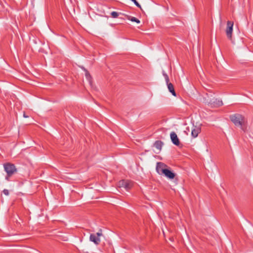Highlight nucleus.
Returning <instances> with one entry per match:
<instances>
[{"mask_svg": "<svg viewBox=\"0 0 253 253\" xmlns=\"http://www.w3.org/2000/svg\"><path fill=\"white\" fill-rule=\"evenodd\" d=\"M232 122L237 126L242 127L244 123V117L242 115L236 114L230 116Z\"/></svg>", "mask_w": 253, "mask_h": 253, "instance_id": "obj_1", "label": "nucleus"}, {"mask_svg": "<svg viewBox=\"0 0 253 253\" xmlns=\"http://www.w3.org/2000/svg\"><path fill=\"white\" fill-rule=\"evenodd\" d=\"M233 22L231 21H228L227 23V28L226 29V34L227 37L230 40L232 38V34L233 32Z\"/></svg>", "mask_w": 253, "mask_h": 253, "instance_id": "obj_3", "label": "nucleus"}, {"mask_svg": "<svg viewBox=\"0 0 253 253\" xmlns=\"http://www.w3.org/2000/svg\"><path fill=\"white\" fill-rule=\"evenodd\" d=\"M171 140L173 144L178 146L180 144L179 139L177 134L174 132L172 131L170 134Z\"/></svg>", "mask_w": 253, "mask_h": 253, "instance_id": "obj_7", "label": "nucleus"}, {"mask_svg": "<svg viewBox=\"0 0 253 253\" xmlns=\"http://www.w3.org/2000/svg\"><path fill=\"white\" fill-rule=\"evenodd\" d=\"M3 193L6 196H8L9 195V191L7 189H4L3 190Z\"/></svg>", "mask_w": 253, "mask_h": 253, "instance_id": "obj_17", "label": "nucleus"}, {"mask_svg": "<svg viewBox=\"0 0 253 253\" xmlns=\"http://www.w3.org/2000/svg\"><path fill=\"white\" fill-rule=\"evenodd\" d=\"M207 103L214 107L220 106L223 105L222 100L214 98L207 100Z\"/></svg>", "mask_w": 253, "mask_h": 253, "instance_id": "obj_5", "label": "nucleus"}, {"mask_svg": "<svg viewBox=\"0 0 253 253\" xmlns=\"http://www.w3.org/2000/svg\"><path fill=\"white\" fill-rule=\"evenodd\" d=\"M4 170L7 173V176L6 179L8 180V177L11 176L16 171V169L13 164L10 163H6L3 165Z\"/></svg>", "mask_w": 253, "mask_h": 253, "instance_id": "obj_2", "label": "nucleus"}, {"mask_svg": "<svg viewBox=\"0 0 253 253\" xmlns=\"http://www.w3.org/2000/svg\"><path fill=\"white\" fill-rule=\"evenodd\" d=\"M96 234H97V237H98V238H99L100 236H102V234L101 230H100L99 232H97Z\"/></svg>", "mask_w": 253, "mask_h": 253, "instance_id": "obj_19", "label": "nucleus"}, {"mask_svg": "<svg viewBox=\"0 0 253 253\" xmlns=\"http://www.w3.org/2000/svg\"><path fill=\"white\" fill-rule=\"evenodd\" d=\"M169 91L174 96H176V93L175 92L173 85L170 83L168 82V83H166Z\"/></svg>", "mask_w": 253, "mask_h": 253, "instance_id": "obj_11", "label": "nucleus"}, {"mask_svg": "<svg viewBox=\"0 0 253 253\" xmlns=\"http://www.w3.org/2000/svg\"><path fill=\"white\" fill-rule=\"evenodd\" d=\"M132 186L131 182L128 180H122L119 182L118 186L119 187H123L126 190H128Z\"/></svg>", "mask_w": 253, "mask_h": 253, "instance_id": "obj_4", "label": "nucleus"}, {"mask_svg": "<svg viewBox=\"0 0 253 253\" xmlns=\"http://www.w3.org/2000/svg\"><path fill=\"white\" fill-rule=\"evenodd\" d=\"M201 125L194 126L193 125V127L191 131V135L193 138H196L198 136L199 133L201 132Z\"/></svg>", "mask_w": 253, "mask_h": 253, "instance_id": "obj_6", "label": "nucleus"}, {"mask_svg": "<svg viewBox=\"0 0 253 253\" xmlns=\"http://www.w3.org/2000/svg\"><path fill=\"white\" fill-rule=\"evenodd\" d=\"M89 240L90 241L93 242L96 245H98L100 242V238L93 234H90Z\"/></svg>", "mask_w": 253, "mask_h": 253, "instance_id": "obj_10", "label": "nucleus"}, {"mask_svg": "<svg viewBox=\"0 0 253 253\" xmlns=\"http://www.w3.org/2000/svg\"><path fill=\"white\" fill-rule=\"evenodd\" d=\"M111 15L113 18H117L119 16V13L116 11H113L111 12Z\"/></svg>", "mask_w": 253, "mask_h": 253, "instance_id": "obj_16", "label": "nucleus"}, {"mask_svg": "<svg viewBox=\"0 0 253 253\" xmlns=\"http://www.w3.org/2000/svg\"><path fill=\"white\" fill-rule=\"evenodd\" d=\"M167 166L163 163L158 162L156 166V170L158 173L161 174L163 173V170L166 169Z\"/></svg>", "mask_w": 253, "mask_h": 253, "instance_id": "obj_8", "label": "nucleus"}, {"mask_svg": "<svg viewBox=\"0 0 253 253\" xmlns=\"http://www.w3.org/2000/svg\"><path fill=\"white\" fill-rule=\"evenodd\" d=\"M23 116H24V117H25V118H28V116H26L25 114H24Z\"/></svg>", "mask_w": 253, "mask_h": 253, "instance_id": "obj_20", "label": "nucleus"}, {"mask_svg": "<svg viewBox=\"0 0 253 253\" xmlns=\"http://www.w3.org/2000/svg\"><path fill=\"white\" fill-rule=\"evenodd\" d=\"M163 75L165 78L166 83H168V82H169V78L164 71H163Z\"/></svg>", "mask_w": 253, "mask_h": 253, "instance_id": "obj_15", "label": "nucleus"}, {"mask_svg": "<svg viewBox=\"0 0 253 253\" xmlns=\"http://www.w3.org/2000/svg\"><path fill=\"white\" fill-rule=\"evenodd\" d=\"M163 145V142L161 141H156L154 144V147H155L158 152H156V153H158L162 149V147Z\"/></svg>", "mask_w": 253, "mask_h": 253, "instance_id": "obj_12", "label": "nucleus"}, {"mask_svg": "<svg viewBox=\"0 0 253 253\" xmlns=\"http://www.w3.org/2000/svg\"><path fill=\"white\" fill-rule=\"evenodd\" d=\"M163 174H165V175L169 179H173L175 177V174L169 170V169H165V170H163Z\"/></svg>", "mask_w": 253, "mask_h": 253, "instance_id": "obj_9", "label": "nucleus"}, {"mask_svg": "<svg viewBox=\"0 0 253 253\" xmlns=\"http://www.w3.org/2000/svg\"><path fill=\"white\" fill-rule=\"evenodd\" d=\"M82 69L84 70L85 71V76L89 82V83L91 84V76L89 74V73L87 72V71L83 67H82Z\"/></svg>", "mask_w": 253, "mask_h": 253, "instance_id": "obj_13", "label": "nucleus"}, {"mask_svg": "<svg viewBox=\"0 0 253 253\" xmlns=\"http://www.w3.org/2000/svg\"><path fill=\"white\" fill-rule=\"evenodd\" d=\"M132 1L134 2V3L135 4V5L136 6H137L138 7H140V5L139 4V3L136 0H133Z\"/></svg>", "mask_w": 253, "mask_h": 253, "instance_id": "obj_18", "label": "nucleus"}, {"mask_svg": "<svg viewBox=\"0 0 253 253\" xmlns=\"http://www.w3.org/2000/svg\"><path fill=\"white\" fill-rule=\"evenodd\" d=\"M129 20H130L132 22H135L137 23H140V22L139 20H138V19L134 17H131L130 18H129Z\"/></svg>", "mask_w": 253, "mask_h": 253, "instance_id": "obj_14", "label": "nucleus"}]
</instances>
